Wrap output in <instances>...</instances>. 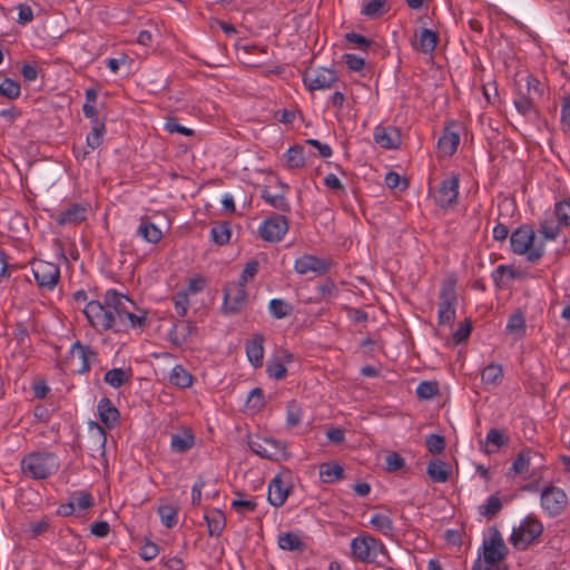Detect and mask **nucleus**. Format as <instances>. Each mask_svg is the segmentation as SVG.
<instances>
[{
    "mask_svg": "<svg viewBox=\"0 0 570 570\" xmlns=\"http://www.w3.org/2000/svg\"><path fill=\"white\" fill-rule=\"evenodd\" d=\"M482 549L483 560L487 566L483 567L480 558H478L471 570H508V567L501 564V561L509 554V548L504 543L498 528H490V537L483 540Z\"/></svg>",
    "mask_w": 570,
    "mask_h": 570,
    "instance_id": "f257e3e1",
    "label": "nucleus"
},
{
    "mask_svg": "<svg viewBox=\"0 0 570 570\" xmlns=\"http://www.w3.org/2000/svg\"><path fill=\"white\" fill-rule=\"evenodd\" d=\"M535 233L533 228L523 224L515 228L510 236L511 250L517 255H525L531 263H537L544 255L543 243H534Z\"/></svg>",
    "mask_w": 570,
    "mask_h": 570,
    "instance_id": "f03ea898",
    "label": "nucleus"
},
{
    "mask_svg": "<svg viewBox=\"0 0 570 570\" xmlns=\"http://www.w3.org/2000/svg\"><path fill=\"white\" fill-rule=\"evenodd\" d=\"M21 471L35 480L47 479L59 470V461L53 453L32 452L21 460Z\"/></svg>",
    "mask_w": 570,
    "mask_h": 570,
    "instance_id": "7ed1b4c3",
    "label": "nucleus"
},
{
    "mask_svg": "<svg viewBox=\"0 0 570 570\" xmlns=\"http://www.w3.org/2000/svg\"><path fill=\"white\" fill-rule=\"evenodd\" d=\"M456 282L446 278L442 282L439 292L438 323L439 325H452L456 315Z\"/></svg>",
    "mask_w": 570,
    "mask_h": 570,
    "instance_id": "20e7f679",
    "label": "nucleus"
},
{
    "mask_svg": "<svg viewBox=\"0 0 570 570\" xmlns=\"http://www.w3.org/2000/svg\"><path fill=\"white\" fill-rule=\"evenodd\" d=\"M543 524L532 515L525 517L519 527L513 528L510 542L518 550H525L543 532Z\"/></svg>",
    "mask_w": 570,
    "mask_h": 570,
    "instance_id": "39448f33",
    "label": "nucleus"
},
{
    "mask_svg": "<svg viewBox=\"0 0 570 570\" xmlns=\"http://www.w3.org/2000/svg\"><path fill=\"white\" fill-rule=\"evenodd\" d=\"M112 309H108L99 301H90L87 303L83 314L89 324L99 333L116 328V315Z\"/></svg>",
    "mask_w": 570,
    "mask_h": 570,
    "instance_id": "423d86ee",
    "label": "nucleus"
},
{
    "mask_svg": "<svg viewBox=\"0 0 570 570\" xmlns=\"http://www.w3.org/2000/svg\"><path fill=\"white\" fill-rule=\"evenodd\" d=\"M249 449L263 459L281 461L286 458V445L272 438L255 435L248 441Z\"/></svg>",
    "mask_w": 570,
    "mask_h": 570,
    "instance_id": "0eeeda50",
    "label": "nucleus"
},
{
    "mask_svg": "<svg viewBox=\"0 0 570 570\" xmlns=\"http://www.w3.org/2000/svg\"><path fill=\"white\" fill-rule=\"evenodd\" d=\"M351 550L355 559L366 563L374 562L379 551L386 552L382 541L372 535L354 538L351 542Z\"/></svg>",
    "mask_w": 570,
    "mask_h": 570,
    "instance_id": "6e6552de",
    "label": "nucleus"
},
{
    "mask_svg": "<svg viewBox=\"0 0 570 570\" xmlns=\"http://www.w3.org/2000/svg\"><path fill=\"white\" fill-rule=\"evenodd\" d=\"M222 311L225 315L238 314L247 303V291L242 283L228 282L224 286Z\"/></svg>",
    "mask_w": 570,
    "mask_h": 570,
    "instance_id": "1a4fd4ad",
    "label": "nucleus"
},
{
    "mask_svg": "<svg viewBox=\"0 0 570 570\" xmlns=\"http://www.w3.org/2000/svg\"><path fill=\"white\" fill-rule=\"evenodd\" d=\"M540 501L542 509L550 517L561 514L568 505L566 492L554 485H549L542 490Z\"/></svg>",
    "mask_w": 570,
    "mask_h": 570,
    "instance_id": "9d476101",
    "label": "nucleus"
},
{
    "mask_svg": "<svg viewBox=\"0 0 570 570\" xmlns=\"http://www.w3.org/2000/svg\"><path fill=\"white\" fill-rule=\"evenodd\" d=\"M288 230V220L285 216L275 214L265 219L258 228L259 236L269 243L279 242Z\"/></svg>",
    "mask_w": 570,
    "mask_h": 570,
    "instance_id": "9b49d317",
    "label": "nucleus"
},
{
    "mask_svg": "<svg viewBox=\"0 0 570 570\" xmlns=\"http://www.w3.org/2000/svg\"><path fill=\"white\" fill-rule=\"evenodd\" d=\"M459 196V177L452 175L449 178L443 179L438 190L434 193V203L441 208H449L458 203Z\"/></svg>",
    "mask_w": 570,
    "mask_h": 570,
    "instance_id": "f8f14e48",
    "label": "nucleus"
},
{
    "mask_svg": "<svg viewBox=\"0 0 570 570\" xmlns=\"http://www.w3.org/2000/svg\"><path fill=\"white\" fill-rule=\"evenodd\" d=\"M32 273L39 287L52 289L60 277L58 265L46 261H36L32 263Z\"/></svg>",
    "mask_w": 570,
    "mask_h": 570,
    "instance_id": "ddd939ff",
    "label": "nucleus"
},
{
    "mask_svg": "<svg viewBox=\"0 0 570 570\" xmlns=\"http://www.w3.org/2000/svg\"><path fill=\"white\" fill-rule=\"evenodd\" d=\"M337 81L336 72L333 69L320 68L306 71L303 82L311 91L331 88Z\"/></svg>",
    "mask_w": 570,
    "mask_h": 570,
    "instance_id": "4468645a",
    "label": "nucleus"
},
{
    "mask_svg": "<svg viewBox=\"0 0 570 570\" xmlns=\"http://www.w3.org/2000/svg\"><path fill=\"white\" fill-rule=\"evenodd\" d=\"M287 480L282 474L275 475L268 484L267 500L271 505L281 508L292 491V482L289 474L286 475Z\"/></svg>",
    "mask_w": 570,
    "mask_h": 570,
    "instance_id": "2eb2a0df",
    "label": "nucleus"
},
{
    "mask_svg": "<svg viewBox=\"0 0 570 570\" xmlns=\"http://www.w3.org/2000/svg\"><path fill=\"white\" fill-rule=\"evenodd\" d=\"M294 269L299 275L307 273L325 275L330 271V263L317 256L306 254L295 259Z\"/></svg>",
    "mask_w": 570,
    "mask_h": 570,
    "instance_id": "dca6fc26",
    "label": "nucleus"
},
{
    "mask_svg": "<svg viewBox=\"0 0 570 570\" xmlns=\"http://www.w3.org/2000/svg\"><path fill=\"white\" fill-rule=\"evenodd\" d=\"M69 354L72 357L77 356L81 361V366L77 370L79 374L88 373L91 364L98 360V353L90 345L82 344L80 341H76L71 345Z\"/></svg>",
    "mask_w": 570,
    "mask_h": 570,
    "instance_id": "f3484780",
    "label": "nucleus"
},
{
    "mask_svg": "<svg viewBox=\"0 0 570 570\" xmlns=\"http://www.w3.org/2000/svg\"><path fill=\"white\" fill-rule=\"evenodd\" d=\"M147 324V314L136 315L128 308L116 315L115 333H127L131 328H145Z\"/></svg>",
    "mask_w": 570,
    "mask_h": 570,
    "instance_id": "a211bd4d",
    "label": "nucleus"
},
{
    "mask_svg": "<svg viewBox=\"0 0 570 570\" xmlns=\"http://www.w3.org/2000/svg\"><path fill=\"white\" fill-rule=\"evenodd\" d=\"M87 218V207L82 204L75 203L71 204L68 208L60 212L55 220L59 226L65 225H77L86 220Z\"/></svg>",
    "mask_w": 570,
    "mask_h": 570,
    "instance_id": "6ab92c4d",
    "label": "nucleus"
},
{
    "mask_svg": "<svg viewBox=\"0 0 570 570\" xmlns=\"http://www.w3.org/2000/svg\"><path fill=\"white\" fill-rule=\"evenodd\" d=\"M197 333L196 325L190 321H178L170 328L168 335L170 342L175 346H180L187 343Z\"/></svg>",
    "mask_w": 570,
    "mask_h": 570,
    "instance_id": "aec40b11",
    "label": "nucleus"
},
{
    "mask_svg": "<svg viewBox=\"0 0 570 570\" xmlns=\"http://www.w3.org/2000/svg\"><path fill=\"white\" fill-rule=\"evenodd\" d=\"M542 460L543 456L541 453L531 449H524L513 460L510 471H512L513 474H523L529 470L531 464H540Z\"/></svg>",
    "mask_w": 570,
    "mask_h": 570,
    "instance_id": "412c9836",
    "label": "nucleus"
},
{
    "mask_svg": "<svg viewBox=\"0 0 570 570\" xmlns=\"http://www.w3.org/2000/svg\"><path fill=\"white\" fill-rule=\"evenodd\" d=\"M264 342L265 336L262 333H256L245 344L248 361L254 367H261L264 358Z\"/></svg>",
    "mask_w": 570,
    "mask_h": 570,
    "instance_id": "4be33fe9",
    "label": "nucleus"
},
{
    "mask_svg": "<svg viewBox=\"0 0 570 570\" xmlns=\"http://www.w3.org/2000/svg\"><path fill=\"white\" fill-rule=\"evenodd\" d=\"M456 124L451 122L444 127L443 134L438 140V147L443 155L452 156L459 146L460 134L458 130H453Z\"/></svg>",
    "mask_w": 570,
    "mask_h": 570,
    "instance_id": "5701e85b",
    "label": "nucleus"
},
{
    "mask_svg": "<svg viewBox=\"0 0 570 570\" xmlns=\"http://www.w3.org/2000/svg\"><path fill=\"white\" fill-rule=\"evenodd\" d=\"M373 138L376 144L387 149H394L401 145L400 131L394 127L385 128L377 126L374 130Z\"/></svg>",
    "mask_w": 570,
    "mask_h": 570,
    "instance_id": "b1692460",
    "label": "nucleus"
},
{
    "mask_svg": "<svg viewBox=\"0 0 570 570\" xmlns=\"http://www.w3.org/2000/svg\"><path fill=\"white\" fill-rule=\"evenodd\" d=\"M195 445V435L190 429H181L170 439V449L174 453H186Z\"/></svg>",
    "mask_w": 570,
    "mask_h": 570,
    "instance_id": "393cba45",
    "label": "nucleus"
},
{
    "mask_svg": "<svg viewBox=\"0 0 570 570\" xmlns=\"http://www.w3.org/2000/svg\"><path fill=\"white\" fill-rule=\"evenodd\" d=\"M98 414L100 421L108 428H114L119 420V411L108 397H102L98 403Z\"/></svg>",
    "mask_w": 570,
    "mask_h": 570,
    "instance_id": "a878e982",
    "label": "nucleus"
},
{
    "mask_svg": "<svg viewBox=\"0 0 570 570\" xmlns=\"http://www.w3.org/2000/svg\"><path fill=\"white\" fill-rule=\"evenodd\" d=\"M108 309L114 311V315H119L124 309L127 308V303L134 304L132 301L117 292L116 289H108L104 295V302H101Z\"/></svg>",
    "mask_w": 570,
    "mask_h": 570,
    "instance_id": "bb28decb",
    "label": "nucleus"
},
{
    "mask_svg": "<svg viewBox=\"0 0 570 570\" xmlns=\"http://www.w3.org/2000/svg\"><path fill=\"white\" fill-rule=\"evenodd\" d=\"M204 519L207 523L209 535L219 537L226 527L225 514L220 510L214 509L207 512Z\"/></svg>",
    "mask_w": 570,
    "mask_h": 570,
    "instance_id": "cd10ccee",
    "label": "nucleus"
},
{
    "mask_svg": "<svg viewBox=\"0 0 570 570\" xmlns=\"http://www.w3.org/2000/svg\"><path fill=\"white\" fill-rule=\"evenodd\" d=\"M535 97L533 95H527L523 90H519L517 94L513 104L517 110L522 116H529L531 114L538 115V108L535 106Z\"/></svg>",
    "mask_w": 570,
    "mask_h": 570,
    "instance_id": "c85d7f7f",
    "label": "nucleus"
},
{
    "mask_svg": "<svg viewBox=\"0 0 570 570\" xmlns=\"http://www.w3.org/2000/svg\"><path fill=\"white\" fill-rule=\"evenodd\" d=\"M426 473L433 482L444 483L449 480L450 470L448 463L441 460L429 462Z\"/></svg>",
    "mask_w": 570,
    "mask_h": 570,
    "instance_id": "c756f323",
    "label": "nucleus"
},
{
    "mask_svg": "<svg viewBox=\"0 0 570 570\" xmlns=\"http://www.w3.org/2000/svg\"><path fill=\"white\" fill-rule=\"evenodd\" d=\"M505 331L514 336V340H520L525 335L527 326L524 314L518 309L510 315Z\"/></svg>",
    "mask_w": 570,
    "mask_h": 570,
    "instance_id": "7c9ffc66",
    "label": "nucleus"
},
{
    "mask_svg": "<svg viewBox=\"0 0 570 570\" xmlns=\"http://www.w3.org/2000/svg\"><path fill=\"white\" fill-rule=\"evenodd\" d=\"M137 235L148 243L157 244L161 237V230L150 220L142 218L138 226Z\"/></svg>",
    "mask_w": 570,
    "mask_h": 570,
    "instance_id": "2f4dec72",
    "label": "nucleus"
},
{
    "mask_svg": "<svg viewBox=\"0 0 570 570\" xmlns=\"http://www.w3.org/2000/svg\"><path fill=\"white\" fill-rule=\"evenodd\" d=\"M320 476L325 483H333L344 478V469L335 462L323 463L320 466Z\"/></svg>",
    "mask_w": 570,
    "mask_h": 570,
    "instance_id": "473e14b6",
    "label": "nucleus"
},
{
    "mask_svg": "<svg viewBox=\"0 0 570 570\" xmlns=\"http://www.w3.org/2000/svg\"><path fill=\"white\" fill-rule=\"evenodd\" d=\"M561 228L562 226L549 216L540 220L538 233L542 235L543 240H556Z\"/></svg>",
    "mask_w": 570,
    "mask_h": 570,
    "instance_id": "72a5a7b5",
    "label": "nucleus"
},
{
    "mask_svg": "<svg viewBox=\"0 0 570 570\" xmlns=\"http://www.w3.org/2000/svg\"><path fill=\"white\" fill-rule=\"evenodd\" d=\"M561 228L562 226L549 216L540 220L538 233L542 235L543 240H556Z\"/></svg>",
    "mask_w": 570,
    "mask_h": 570,
    "instance_id": "f704fd0d",
    "label": "nucleus"
},
{
    "mask_svg": "<svg viewBox=\"0 0 570 570\" xmlns=\"http://www.w3.org/2000/svg\"><path fill=\"white\" fill-rule=\"evenodd\" d=\"M503 502L498 493L488 498L484 504L479 507V513L487 520H492L502 509Z\"/></svg>",
    "mask_w": 570,
    "mask_h": 570,
    "instance_id": "c9c22d12",
    "label": "nucleus"
},
{
    "mask_svg": "<svg viewBox=\"0 0 570 570\" xmlns=\"http://www.w3.org/2000/svg\"><path fill=\"white\" fill-rule=\"evenodd\" d=\"M130 372L120 367L111 368L105 373L104 381L114 389H119L130 380Z\"/></svg>",
    "mask_w": 570,
    "mask_h": 570,
    "instance_id": "e433bc0d",
    "label": "nucleus"
},
{
    "mask_svg": "<svg viewBox=\"0 0 570 570\" xmlns=\"http://www.w3.org/2000/svg\"><path fill=\"white\" fill-rule=\"evenodd\" d=\"M169 382L180 389H187L193 384V375L181 365H176L169 375Z\"/></svg>",
    "mask_w": 570,
    "mask_h": 570,
    "instance_id": "4c0bfd02",
    "label": "nucleus"
},
{
    "mask_svg": "<svg viewBox=\"0 0 570 570\" xmlns=\"http://www.w3.org/2000/svg\"><path fill=\"white\" fill-rule=\"evenodd\" d=\"M278 547L286 551H303L305 548L301 538L293 532H285L278 535Z\"/></svg>",
    "mask_w": 570,
    "mask_h": 570,
    "instance_id": "58836bf2",
    "label": "nucleus"
},
{
    "mask_svg": "<svg viewBox=\"0 0 570 570\" xmlns=\"http://www.w3.org/2000/svg\"><path fill=\"white\" fill-rule=\"evenodd\" d=\"M161 524L167 529H171L178 521V508L171 504H160L157 509Z\"/></svg>",
    "mask_w": 570,
    "mask_h": 570,
    "instance_id": "ea45409f",
    "label": "nucleus"
},
{
    "mask_svg": "<svg viewBox=\"0 0 570 570\" xmlns=\"http://www.w3.org/2000/svg\"><path fill=\"white\" fill-rule=\"evenodd\" d=\"M551 217L562 227L570 226V198L557 202Z\"/></svg>",
    "mask_w": 570,
    "mask_h": 570,
    "instance_id": "a19ab883",
    "label": "nucleus"
},
{
    "mask_svg": "<svg viewBox=\"0 0 570 570\" xmlns=\"http://www.w3.org/2000/svg\"><path fill=\"white\" fill-rule=\"evenodd\" d=\"M105 131V122L95 119L92 130L88 134L86 139L87 146L92 150L97 149L102 144Z\"/></svg>",
    "mask_w": 570,
    "mask_h": 570,
    "instance_id": "79ce46f5",
    "label": "nucleus"
},
{
    "mask_svg": "<svg viewBox=\"0 0 570 570\" xmlns=\"http://www.w3.org/2000/svg\"><path fill=\"white\" fill-rule=\"evenodd\" d=\"M483 383L499 385L503 379V368L501 365L491 363L485 366L481 373Z\"/></svg>",
    "mask_w": 570,
    "mask_h": 570,
    "instance_id": "37998d69",
    "label": "nucleus"
},
{
    "mask_svg": "<svg viewBox=\"0 0 570 570\" xmlns=\"http://www.w3.org/2000/svg\"><path fill=\"white\" fill-rule=\"evenodd\" d=\"M485 441L487 445L492 448L488 449L487 452L492 453L499 450L501 446L508 445L509 438L504 434L502 430L491 429L487 434Z\"/></svg>",
    "mask_w": 570,
    "mask_h": 570,
    "instance_id": "c03bdc74",
    "label": "nucleus"
},
{
    "mask_svg": "<svg viewBox=\"0 0 570 570\" xmlns=\"http://www.w3.org/2000/svg\"><path fill=\"white\" fill-rule=\"evenodd\" d=\"M284 157L288 168H301L305 165L304 148L301 145L291 147Z\"/></svg>",
    "mask_w": 570,
    "mask_h": 570,
    "instance_id": "a18cd8bd",
    "label": "nucleus"
},
{
    "mask_svg": "<svg viewBox=\"0 0 570 570\" xmlns=\"http://www.w3.org/2000/svg\"><path fill=\"white\" fill-rule=\"evenodd\" d=\"M438 33L430 30L423 29L419 38V50L423 53H431L438 45Z\"/></svg>",
    "mask_w": 570,
    "mask_h": 570,
    "instance_id": "49530a36",
    "label": "nucleus"
},
{
    "mask_svg": "<svg viewBox=\"0 0 570 570\" xmlns=\"http://www.w3.org/2000/svg\"><path fill=\"white\" fill-rule=\"evenodd\" d=\"M269 313L277 320L289 316L293 312V306L282 298H273L268 304Z\"/></svg>",
    "mask_w": 570,
    "mask_h": 570,
    "instance_id": "de8ad7c7",
    "label": "nucleus"
},
{
    "mask_svg": "<svg viewBox=\"0 0 570 570\" xmlns=\"http://www.w3.org/2000/svg\"><path fill=\"white\" fill-rule=\"evenodd\" d=\"M386 11V0H364L361 13L368 18H376Z\"/></svg>",
    "mask_w": 570,
    "mask_h": 570,
    "instance_id": "09e8293b",
    "label": "nucleus"
},
{
    "mask_svg": "<svg viewBox=\"0 0 570 570\" xmlns=\"http://www.w3.org/2000/svg\"><path fill=\"white\" fill-rule=\"evenodd\" d=\"M262 198L267 203L269 204L271 206H273L274 208L281 210V212H284V213H287L291 210V205L289 203L287 202L286 197L284 194H279V195H272L267 188H264L262 189Z\"/></svg>",
    "mask_w": 570,
    "mask_h": 570,
    "instance_id": "8fccbe9b",
    "label": "nucleus"
},
{
    "mask_svg": "<svg viewBox=\"0 0 570 570\" xmlns=\"http://www.w3.org/2000/svg\"><path fill=\"white\" fill-rule=\"evenodd\" d=\"M20 95L21 86L18 81L11 78H4L2 82H0V96L14 100L19 98Z\"/></svg>",
    "mask_w": 570,
    "mask_h": 570,
    "instance_id": "3c124183",
    "label": "nucleus"
},
{
    "mask_svg": "<svg viewBox=\"0 0 570 570\" xmlns=\"http://www.w3.org/2000/svg\"><path fill=\"white\" fill-rule=\"evenodd\" d=\"M210 236L215 244L225 245L230 239V228L227 222L219 223L210 229Z\"/></svg>",
    "mask_w": 570,
    "mask_h": 570,
    "instance_id": "603ef678",
    "label": "nucleus"
},
{
    "mask_svg": "<svg viewBox=\"0 0 570 570\" xmlns=\"http://www.w3.org/2000/svg\"><path fill=\"white\" fill-rule=\"evenodd\" d=\"M439 394V385L436 382L423 381L416 387V395L422 400H431Z\"/></svg>",
    "mask_w": 570,
    "mask_h": 570,
    "instance_id": "864d4df0",
    "label": "nucleus"
},
{
    "mask_svg": "<svg viewBox=\"0 0 570 570\" xmlns=\"http://www.w3.org/2000/svg\"><path fill=\"white\" fill-rule=\"evenodd\" d=\"M370 522L377 531L385 535H389L393 531V522L385 514L376 513L372 515Z\"/></svg>",
    "mask_w": 570,
    "mask_h": 570,
    "instance_id": "5fc2aeb1",
    "label": "nucleus"
},
{
    "mask_svg": "<svg viewBox=\"0 0 570 570\" xmlns=\"http://www.w3.org/2000/svg\"><path fill=\"white\" fill-rule=\"evenodd\" d=\"M445 444L446 442L443 435L432 433L425 438V446L431 454L435 455L443 452Z\"/></svg>",
    "mask_w": 570,
    "mask_h": 570,
    "instance_id": "6e6d98bb",
    "label": "nucleus"
},
{
    "mask_svg": "<svg viewBox=\"0 0 570 570\" xmlns=\"http://www.w3.org/2000/svg\"><path fill=\"white\" fill-rule=\"evenodd\" d=\"M302 420V409L297 404L295 400H292L287 403L286 411V423L287 426L294 428L301 423Z\"/></svg>",
    "mask_w": 570,
    "mask_h": 570,
    "instance_id": "4d7b16f0",
    "label": "nucleus"
},
{
    "mask_svg": "<svg viewBox=\"0 0 570 570\" xmlns=\"http://www.w3.org/2000/svg\"><path fill=\"white\" fill-rule=\"evenodd\" d=\"M508 275L509 278L515 279L521 277V273L514 269L510 265H499L493 272H492V278L494 283L500 286L502 278L504 275Z\"/></svg>",
    "mask_w": 570,
    "mask_h": 570,
    "instance_id": "13d9d810",
    "label": "nucleus"
},
{
    "mask_svg": "<svg viewBox=\"0 0 570 570\" xmlns=\"http://www.w3.org/2000/svg\"><path fill=\"white\" fill-rule=\"evenodd\" d=\"M266 372L269 377L275 380H282L287 374L286 366L278 360H271L267 362Z\"/></svg>",
    "mask_w": 570,
    "mask_h": 570,
    "instance_id": "bf43d9fd",
    "label": "nucleus"
},
{
    "mask_svg": "<svg viewBox=\"0 0 570 570\" xmlns=\"http://www.w3.org/2000/svg\"><path fill=\"white\" fill-rule=\"evenodd\" d=\"M345 40L350 43H353L356 46L357 49L366 51L370 49L375 42L371 39H367L366 37L356 33V32H348L345 35Z\"/></svg>",
    "mask_w": 570,
    "mask_h": 570,
    "instance_id": "052dcab7",
    "label": "nucleus"
},
{
    "mask_svg": "<svg viewBox=\"0 0 570 570\" xmlns=\"http://www.w3.org/2000/svg\"><path fill=\"white\" fill-rule=\"evenodd\" d=\"M247 405L254 410H262L265 405L264 392L261 387L253 389L246 401Z\"/></svg>",
    "mask_w": 570,
    "mask_h": 570,
    "instance_id": "680f3d73",
    "label": "nucleus"
},
{
    "mask_svg": "<svg viewBox=\"0 0 570 570\" xmlns=\"http://www.w3.org/2000/svg\"><path fill=\"white\" fill-rule=\"evenodd\" d=\"M173 302L177 315L184 317L187 314L189 298L186 292H178L173 296Z\"/></svg>",
    "mask_w": 570,
    "mask_h": 570,
    "instance_id": "e2e57ef3",
    "label": "nucleus"
},
{
    "mask_svg": "<svg viewBox=\"0 0 570 570\" xmlns=\"http://www.w3.org/2000/svg\"><path fill=\"white\" fill-rule=\"evenodd\" d=\"M405 465L404 459L397 452H390L385 458V470L395 472Z\"/></svg>",
    "mask_w": 570,
    "mask_h": 570,
    "instance_id": "0e129e2a",
    "label": "nucleus"
},
{
    "mask_svg": "<svg viewBox=\"0 0 570 570\" xmlns=\"http://www.w3.org/2000/svg\"><path fill=\"white\" fill-rule=\"evenodd\" d=\"M472 324L469 320H465L459 325L456 331L452 334V340L455 344H461L468 340L471 334Z\"/></svg>",
    "mask_w": 570,
    "mask_h": 570,
    "instance_id": "69168bd1",
    "label": "nucleus"
},
{
    "mask_svg": "<svg viewBox=\"0 0 570 570\" xmlns=\"http://www.w3.org/2000/svg\"><path fill=\"white\" fill-rule=\"evenodd\" d=\"M384 181L391 189L400 187L401 190H405L409 187L407 180L405 178L401 179V176L395 171H389L385 175Z\"/></svg>",
    "mask_w": 570,
    "mask_h": 570,
    "instance_id": "338daca9",
    "label": "nucleus"
},
{
    "mask_svg": "<svg viewBox=\"0 0 570 570\" xmlns=\"http://www.w3.org/2000/svg\"><path fill=\"white\" fill-rule=\"evenodd\" d=\"M560 124L563 131L570 129V96L562 98Z\"/></svg>",
    "mask_w": 570,
    "mask_h": 570,
    "instance_id": "774afa93",
    "label": "nucleus"
}]
</instances>
